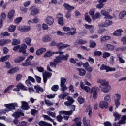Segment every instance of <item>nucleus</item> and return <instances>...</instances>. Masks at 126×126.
I'll use <instances>...</instances> for the list:
<instances>
[{
  "label": "nucleus",
  "instance_id": "obj_47",
  "mask_svg": "<svg viewBox=\"0 0 126 126\" xmlns=\"http://www.w3.org/2000/svg\"><path fill=\"white\" fill-rule=\"evenodd\" d=\"M101 17V14L100 13H96L93 16V20H95V19H98V18H100Z\"/></svg>",
  "mask_w": 126,
  "mask_h": 126
},
{
  "label": "nucleus",
  "instance_id": "obj_63",
  "mask_svg": "<svg viewBox=\"0 0 126 126\" xmlns=\"http://www.w3.org/2000/svg\"><path fill=\"white\" fill-rule=\"evenodd\" d=\"M121 41L123 42V45H126V35L122 38Z\"/></svg>",
  "mask_w": 126,
  "mask_h": 126
},
{
  "label": "nucleus",
  "instance_id": "obj_35",
  "mask_svg": "<svg viewBox=\"0 0 126 126\" xmlns=\"http://www.w3.org/2000/svg\"><path fill=\"white\" fill-rule=\"evenodd\" d=\"M31 64H32L31 62L29 61V60H27V59L26 60L25 63H22V65L23 66H29L31 65Z\"/></svg>",
  "mask_w": 126,
  "mask_h": 126
},
{
  "label": "nucleus",
  "instance_id": "obj_61",
  "mask_svg": "<svg viewBox=\"0 0 126 126\" xmlns=\"http://www.w3.org/2000/svg\"><path fill=\"white\" fill-rule=\"evenodd\" d=\"M21 20H22V17H20L17 18L14 20V22L15 23H16V24H17L18 23H20L21 22Z\"/></svg>",
  "mask_w": 126,
  "mask_h": 126
},
{
  "label": "nucleus",
  "instance_id": "obj_50",
  "mask_svg": "<svg viewBox=\"0 0 126 126\" xmlns=\"http://www.w3.org/2000/svg\"><path fill=\"white\" fill-rule=\"evenodd\" d=\"M13 87H14V85H11L8 86V87H7V88L4 91L3 93H7V92H8V91L11 90V89H12V88H13Z\"/></svg>",
  "mask_w": 126,
  "mask_h": 126
},
{
  "label": "nucleus",
  "instance_id": "obj_3",
  "mask_svg": "<svg viewBox=\"0 0 126 126\" xmlns=\"http://www.w3.org/2000/svg\"><path fill=\"white\" fill-rule=\"evenodd\" d=\"M4 107H6V109L0 112V116H1L3 114H6V112H9V111H11V110H15V107H17V103H14L5 104Z\"/></svg>",
  "mask_w": 126,
  "mask_h": 126
},
{
  "label": "nucleus",
  "instance_id": "obj_4",
  "mask_svg": "<svg viewBox=\"0 0 126 126\" xmlns=\"http://www.w3.org/2000/svg\"><path fill=\"white\" fill-rule=\"evenodd\" d=\"M70 111H60L59 112V114H62V115H65L66 116H70L72 115V113L75 111V105H70Z\"/></svg>",
  "mask_w": 126,
  "mask_h": 126
},
{
  "label": "nucleus",
  "instance_id": "obj_36",
  "mask_svg": "<svg viewBox=\"0 0 126 126\" xmlns=\"http://www.w3.org/2000/svg\"><path fill=\"white\" fill-rule=\"evenodd\" d=\"M19 70L18 68H13L9 70V71H7V73H9L10 74H12V73H15L16 71H18Z\"/></svg>",
  "mask_w": 126,
  "mask_h": 126
},
{
  "label": "nucleus",
  "instance_id": "obj_56",
  "mask_svg": "<svg viewBox=\"0 0 126 126\" xmlns=\"http://www.w3.org/2000/svg\"><path fill=\"white\" fill-rule=\"evenodd\" d=\"M52 91H58L59 90V85H54L51 87Z\"/></svg>",
  "mask_w": 126,
  "mask_h": 126
},
{
  "label": "nucleus",
  "instance_id": "obj_28",
  "mask_svg": "<svg viewBox=\"0 0 126 126\" xmlns=\"http://www.w3.org/2000/svg\"><path fill=\"white\" fill-rule=\"evenodd\" d=\"M14 13H15V11L14 10H11L8 14V18L9 19H12L13 16H14Z\"/></svg>",
  "mask_w": 126,
  "mask_h": 126
},
{
  "label": "nucleus",
  "instance_id": "obj_7",
  "mask_svg": "<svg viewBox=\"0 0 126 126\" xmlns=\"http://www.w3.org/2000/svg\"><path fill=\"white\" fill-rule=\"evenodd\" d=\"M99 89V87L97 86H94L92 88L91 90V93L93 94V97L94 99H97V96H98V94H97V90Z\"/></svg>",
  "mask_w": 126,
  "mask_h": 126
},
{
  "label": "nucleus",
  "instance_id": "obj_8",
  "mask_svg": "<svg viewBox=\"0 0 126 126\" xmlns=\"http://www.w3.org/2000/svg\"><path fill=\"white\" fill-rule=\"evenodd\" d=\"M30 15L32 16H35L37 14H39V10L37 7L35 6H32L30 8Z\"/></svg>",
  "mask_w": 126,
  "mask_h": 126
},
{
  "label": "nucleus",
  "instance_id": "obj_12",
  "mask_svg": "<svg viewBox=\"0 0 126 126\" xmlns=\"http://www.w3.org/2000/svg\"><path fill=\"white\" fill-rule=\"evenodd\" d=\"M100 13L101 14H102V15L105 16L104 18L105 19H113V16L109 14V12H107V11L105 10H101L100 11Z\"/></svg>",
  "mask_w": 126,
  "mask_h": 126
},
{
  "label": "nucleus",
  "instance_id": "obj_15",
  "mask_svg": "<svg viewBox=\"0 0 126 126\" xmlns=\"http://www.w3.org/2000/svg\"><path fill=\"white\" fill-rule=\"evenodd\" d=\"M26 49H27V45L25 44H22L20 47V49L18 51V53H22V54L26 53Z\"/></svg>",
  "mask_w": 126,
  "mask_h": 126
},
{
  "label": "nucleus",
  "instance_id": "obj_34",
  "mask_svg": "<svg viewBox=\"0 0 126 126\" xmlns=\"http://www.w3.org/2000/svg\"><path fill=\"white\" fill-rule=\"evenodd\" d=\"M10 42V40L9 39H2L0 40V45L4 46L5 44H7V43H9Z\"/></svg>",
  "mask_w": 126,
  "mask_h": 126
},
{
  "label": "nucleus",
  "instance_id": "obj_22",
  "mask_svg": "<svg viewBox=\"0 0 126 126\" xmlns=\"http://www.w3.org/2000/svg\"><path fill=\"white\" fill-rule=\"evenodd\" d=\"M86 40L78 39L75 42L74 44L76 46H77L78 45H83V44H86Z\"/></svg>",
  "mask_w": 126,
  "mask_h": 126
},
{
  "label": "nucleus",
  "instance_id": "obj_9",
  "mask_svg": "<svg viewBox=\"0 0 126 126\" xmlns=\"http://www.w3.org/2000/svg\"><path fill=\"white\" fill-rule=\"evenodd\" d=\"M100 70H106V72H109V71H116V68L114 67L111 68L106 65L102 64L100 67Z\"/></svg>",
  "mask_w": 126,
  "mask_h": 126
},
{
  "label": "nucleus",
  "instance_id": "obj_53",
  "mask_svg": "<svg viewBox=\"0 0 126 126\" xmlns=\"http://www.w3.org/2000/svg\"><path fill=\"white\" fill-rule=\"evenodd\" d=\"M53 54H55V53H53L51 51H48L44 55V58H48V57H51V56H52V55H53Z\"/></svg>",
  "mask_w": 126,
  "mask_h": 126
},
{
  "label": "nucleus",
  "instance_id": "obj_17",
  "mask_svg": "<svg viewBox=\"0 0 126 126\" xmlns=\"http://www.w3.org/2000/svg\"><path fill=\"white\" fill-rule=\"evenodd\" d=\"M57 18H58V23L60 25H63V14L60 13L57 15Z\"/></svg>",
  "mask_w": 126,
  "mask_h": 126
},
{
  "label": "nucleus",
  "instance_id": "obj_46",
  "mask_svg": "<svg viewBox=\"0 0 126 126\" xmlns=\"http://www.w3.org/2000/svg\"><path fill=\"white\" fill-rule=\"evenodd\" d=\"M125 121H126V115L122 116V120L119 121L118 125H123V124H125Z\"/></svg>",
  "mask_w": 126,
  "mask_h": 126
},
{
  "label": "nucleus",
  "instance_id": "obj_54",
  "mask_svg": "<svg viewBox=\"0 0 126 126\" xmlns=\"http://www.w3.org/2000/svg\"><path fill=\"white\" fill-rule=\"evenodd\" d=\"M102 57L103 59H106V58H109L111 56V53L109 52H104L103 53Z\"/></svg>",
  "mask_w": 126,
  "mask_h": 126
},
{
  "label": "nucleus",
  "instance_id": "obj_44",
  "mask_svg": "<svg viewBox=\"0 0 126 126\" xmlns=\"http://www.w3.org/2000/svg\"><path fill=\"white\" fill-rule=\"evenodd\" d=\"M42 41L43 42H49V41H52V38H51L49 36L46 35L43 37Z\"/></svg>",
  "mask_w": 126,
  "mask_h": 126
},
{
  "label": "nucleus",
  "instance_id": "obj_64",
  "mask_svg": "<svg viewBox=\"0 0 126 126\" xmlns=\"http://www.w3.org/2000/svg\"><path fill=\"white\" fill-rule=\"evenodd\" d=\"M84 126H90V121L89 120H87L86 122H84Z\"/></svg>",
  "mask_w": 126,
  "mask_h": 126
},
{
  "label": "nucleus",
  "instance_id": "obj_41",
  "mask_svg": "<svg viewBox=\"0 0 126 126\" xmlns=\"http://www.w3.org/2000/svg\"><path fill=\"white\" fill-rule=\"evenodd\" d=\"M79 120H80V118H75L74 119V122H76V126H81V122L80 121H79Z\"/></svg>",
  "mask_w": 126,
  "mask_h": 126
},
{
  "label": "nucleus",
  "instance_id": "obj_51",
  "mask_svg": "<svg viewBox=\"0 0 126 126\" xmlns=\"http://www.w3.org/2000/svg\"><path fill=\"white\" fill-rule=\"evenodd\" d=\"M114 48L115 47L111 44H107L106 45V49L108 50V51H113Z\"/></svg>",
  "mask_w": 126,
  "mask_h": 126
},
{
  "label": "nucleus",
  "instance_id": "obj_58",
  "mask_svg": "<svg viewBox=\"0 0 126 126\" xmlns=\"http://www.w3.org/2000/svg\"><path fill=\"white\" fill-rule=\"evenodd\" d=\"M16 28L15 26H10L8 28V30L10 32H14V31H15Z\"/></svg>",
  "mask_w": 126,
  "mask_h": 126
},
{
  "label": "nucleus",
  "instance_id": "obj_27",
  "mask_svg": "<svg viewBox=\"0 0 126 126\" xmlns=\"http://www.w3.org/2000/svg\"><path fill=\"white\" fill-rule=\"evenodd\" d=\"M25 59V56H20L18 58L15 59L14 62L16 63H21V62H22V61H24Z\"/></svg>",
  "mask_w": 126,
  "mask_h": 126
},
{
  "label": "nucleus",
  "instance_id": "obj_26",
  "mask_svg": "<svg viewBox=\"0 0 126 126\" xmlns=\"http://www.w3.org/2000/svg\"><path fill=\"white\" fill-rule=\"evenodd\" d=\"M34 89L36 90V93H40V92H43L44 91V89L38 85L34 86Z\"/></svg>",
  "mask_w": 126,
  "mask_h": 126
},
{
  "label": "nucleus",
  "instance_id": "obj_37",
  "mask_svg": "<svg viewBox=\"0 0 126 126\" xmlns=\"http://www.w3.org/2000/svg\"><path fill=\"white\" fill-rule=\"evenodd\" d=\"M10 58V55H6L0 59V62H5Z\"/></svg>",
  "mask_w": 126,
  "mask_h": 126
},
{
  "label": "nucleus",
  "instance_id": "obj_14",
  "mask_svg": "<svg viewBox=\"0 0 126 126\" xmlns=\"http://www.w3.org/2000/svg\"><path fill=\"white\" fill-rule=\"evenodd\" d=\"M67 101H66L64 103L65 106H67V107H68V106H71L73 103H74V100L73 98H72V97L70 96H67Z\"/></svg>",
  "mask_w": 126,
  "mask_h": 126
},
{
  "label": "nucleus",
  "instance_id": "obj_49",
  "mask_svg": "<svg viewBox=\"0 0 126 126\" xmlns=\"http://www.w3.org/2000/svg\"><path fill=\"white\" fill-rule=\"evenodd\" d=\"M42 117L45 119V120H47V121H50V122H54V120L52 119L49 115H43Z\"/></svg>",
  "mask_w": 126,
  "mask_h": 126
},
{
  "label": "nucleus",
  "instance_id": "obj_13",
  "mask_svg": "<svg viewBox=\"0 0 126 126\" xmlns=\"http://www.w3.org/2000/svg\"><path fill=\"white\" fill-rule=\"evenodd\" d=\"M84 27L86 29H89V33L90 34H93L95 32V28L93 25H89L85 24Z\"/></svg>",
  "mask_w": 126,
  "mask_h": 126
},
{
  "label": "nucleus",
  "instance_id": "obj_21",
  "mask_svg": "<svg viewBox=\"0 0 126 126\" xmlns=\"http://www.w3.org/2000/svg\"><path fill=\"white\" fill-rule=\"evenodd\" d=\"M122 33H123V30L122 29L117 30L113 33V36H116V37H120L122 36Z\"/></svg>",
  "mask_w": 126,
  "mask_h": 126
},
{
  "label": "nucleus",
  "instance_id": "obj_33",
  "mask_svg": "<svg viewBox=\"0 0 126 126\" xmlns=\"http://www.w3.org/2000/svg\"><path fill=\"white\" fill-rule=\"evenodd\" d=\"M86 112L88 113V116H89V117H91V116H92V107H91V106L89 105L87 108V110H86Z\"/></svg>",
  "mask_w": 126,
  "mask_h": 126
},
{
  "label": "nucleus",
  "instance_id": "obj_55",
  "mask_svg": "<svg viewBox=\"0 0 126 126\" xmlns=\"http://www.w3.org/2000/svg\"><path fill=\"white\" fill-rule=\"evenodd\" d=\"M109 62L111 64H114L115 63V57L114 56H110Z\"/></svg>",
  "mask_w": 126,
  "mask_h": 126
},
{
  "label": "nucleus",
  "instance_id": "obj_31",
  "mask_svg": "<svg viewBox=\"0 0 126 126\" xmlns=\"http://www.w3.org/2000/svg\"><path fill=\"white\" fill-rule=\"evenodd\" d=\"M63 6L65 7L68 11H70L71 12V10H73V9H74V7L71 6L67 4H64Z\"/></svg>",
  "mask_w": 126,
  "mask_h": 126
},
{
  "label": "nucleus",
  "instance_id": "obj_60",
  "mask_svg": "<svg viewBox=\"0 0 126 126\" xmlns=\"http://www.w3.org/2000/svg\"><path fill=\"white\" fill-rule=\"evenodd\" d=\"M45 103L46 105L48 106V107H51V106H53V103L51 102V101H50L49 100H45Z\"/></svg>",
  "mask_w": 126,
  "mask_h": 126
},
{
  "label": "nucleus",
  "instance_id": "obj_43",
  "mask_svg": "<svg viewBox=\"0 0 126 126\" xmlns=\"http://www.w3.org/2000/svg\"><path fill=\"white\" fill-rule=\"evenodd\" d=\"M125 15H126V11H123L120 13L119 15V17L120 19H123L124 18Z\"/></svg>",
  "mask_w": 126,
  "mask_h": 126
},
{
  "label": "nucleus",
  "instance_id": "obj_16",
  "mask_svg": "<svg viewBox=\"0 0 126 126\" xmlns=\"http://www.w3.org/2000/svg\"><path fill=\"white\" fill-rule=\"evenodd\" d=\"M99 107L100 108V109H108L109 108V103L108 102H106V101H101L99 103Z\"/></svg>",
  "mask_w": 126,
  "mask_h": 126
},
{
  "label": "nucleus",
  "instance_id": "obj_5",
  "mask_svg": "<svg viewBox=\"0 0 126 126\" xmlns=\"http://www.w3.org/2000/svg\"><path fill=\"white\" fill-rule=\"evenodd\" d=\"M61 80V83H60V86L61 87V91H66V90H67L68 88L67 87H66V85H65V82H66V79L64 77H61L60 79Z\"/></svg>",
  "mask_w": 126,
  "mask_h": 126
},
{
  "label": "nucleus",
  "instance_id": "obj_18",
  "mask_svg": "<svg viewBox=\"0 0 126 126\" xmlns=\"http://www.w3.org/2000/svg\"><path fill=\"white\" fill-rule=\"evenodd\" d=\"M45 22L47 24H48V25H53L54 22H55V20L52 17L48 16L45 19Z\"/></svg>",
  "mask_w": 126,
  "mask_h": 126
},
{
  "label": "nucleus",
  "instance_id": "obj_19",
  "mask_svg": "<svg viewBox=\"0 0 126 126\" xmlns=\"http://www.w3.org/2000/svg\"><path fill=\"white\" fill-rule=\"evenodd\" d=\"M61 45H62L61 46ZM57 47H59V50L61 51V50H63L65 48H67V47H69L70 45L68 44H63V42H59L57 44H56Z\"/></svg>",
  "mask_w": 126,
  "mask_h": 126
},
{
  "label": "nucleus",
  "instance_id": "obj_25",
  "mask_svg": "<svg viewBox=\"0 0 126 126\" xmlns=\"http://www.w3.org/2000/svg\"><path fill=\"white\" fill-rule=\"evenodd\" d=\"M22 110H26L29 109V107H28V103L25 101H22Z\"/></svg>",
  "mask_w": 126,
  "mask_h": 126
},
{
  "label": "nucleus",
  "instance_id": "obj_2",
  "mask_svg": "<svg viewBox=\"0 0 126 126\" xmlns=\"http://www.w3.org/2000/svg\"><path fill=\"white\" fill-rule=\"evenodd\" d=\"M98 83H100L102 86H100V88H101V91L104 93H108L111 90V86L109 85V82L106 81V80L98 79L97 80Z\"/></svg>",
  "mask_w": 126,
  "mask_h": 126
},
{
  "label": "nucleus",
  "instance_id": "obj_38",
  "mask_svg": "<svg viewBox=\"0 0 126 126\" xmlns=\"http://www.w3.org/2000/svg\"><path fill=\"white\" fill-rule=\"evenodd\" d=\"M19 44H20V40L16 39H13L12 42V45H13V46H15L16 45H18Z\"/></svg>",
  "mask_w": 126,
  "mask_h": 126
},
{
  "label": "nucleus",
  "instance_id": "obj_48",
  "mask_svg": "<svg viewBox=\"0 0 126 126\" xmlns=\"http://www.w3.org/2000/svg\"><path fill=\"white\" fill-rule=\"evenodd\" d=\"M63 117L62 116L61 114L58 115V116H56V120L57 122H59V123H61L62 121H63Z\"/></svg>",
  "mask_w": 126,
  "mask_h": 126
},
{
  "label": "nucleus",
  "instance_id": "obj_30",
  "mask_svg": "<svg viewBox=\"0 0 126 126\" xmlns=\"http://www.w3.org/2000/svg\"><path fill=\"white\" fill-rule=\"evenodd\" d=\"M104 100L105 102L107 103H110L111 102V94H109L106 95V96L104 97Z\"/></svg>",
  "mask_w": 126,
  "mask_h": 126
},
{
  "label": "nucleus",
  "instance_id": "obj_23",
  "mask_svg": "<svg viewBox=\"0 0 126 126\" xmlns=\"http://www.w3.org/2000/svg\"><path fill=\"white\" fill-rule=\"evenodd\" d=\"M77 71H79V75L80 76H84L86 73V71L82 68H77Z\"/></svg>",
  "mask_w": 126,
  "mask_h": 126
},
{
  "label": "nucleus",
  "instance_id": "obj_11",
  "mask_svg": "<svg viewBox=\"0 0 126 126\" xmlns=\"http://www.w3.org/2000/svg\"><path fill=\"white\" fill-rule=\"evenodd\" d=\"M42 76L43 78V82L44 83H46L47 82V80H48V78L52 77V73H50L49 72H45L42 73Z\"/></svg>",
  "mask_w": 126,
  "mask_h": 126
},
{
  "label": "nucleus",
  "instance_id": "obj_42",
  "mask_svg": "<svg viewBox=\"0 0 126 126\" xmlns=\"http://www.w3.org/2000/svg\"><path fill=\"white\" fill-rule=\"evenodd\" d=\"M111 24H113V22L112 21L107 20L105 22L104 26H105V27H108V26H110Z\"/></svg>",
  "mask_w": 126,
  "mask_h": 126
},
{
  "label": "nucleus",
  "instance_id": "obj_32",
  "mask_svg": "<svg viewBox=\"0 0 126 126\" xmlns=\"http://www.w3.org/2000/svg\"><path fill=\"white\" fill-rule=\"evenodd\" d=\"M32 41V39L30 37H26L24 39V42L28 45V46H31V42Z\"/></svg>",
  "mask_w": 126,
  "mask_h": 126
},
{
  "label": "nucleus",
  "instance_id": "obj_62",
  "mask_svg": "<svg viewBox=\"0 0 126 126\" xmlns=\"http://www.w3.org/2000/svg\"><path fill=\"white\" fill-rule=\"evenodd\" d=\"M85 19L86 21H87V22L90 24L91 23V19L90 18V17H89V16H85Z\"/></svg>",
  "mask_w": 126,
  "mask_h": 126
},
{
  "label": "nucleus",
  "instance_id": "obj_29",
  "mask_svg": "<svg viewBox=\"0 0 126 126\" xmlns=\"http://www.w3.org/2000/svg\"><path fill=\"white\" fill-rule=\"evenodd\" d=\"M46 50V48H42L36 51V54L37 56H40V55L43 54V53H45Z\"/></svg>",
  "mask_w": 126,
  "mask_h": 126
},
{
  "label": "nucleus",
  "instance_id": "obj_59",
  "mask_svg": "<svg viewBox=\"0 0 126 126\" xmlns=\"http://www.w3.org/2000/svg\"><path fill=\"white\" fill-rule=\"evenodd\" d=\"M47 114L52 118H56V113L55 112L48 111H47Z\"/></svg>",
  "mask_w": 126,
  "mask_h": 126
},
{
  "label": "nucleus",
  "instance_id": "obj_10",
  "mask_svg": "<svg viewBox=\"0 0 126 126\" xmlns=\"http://www.w3.org/2000/svg\"><path fill=\"white\" fill-rule=\"evenodd\" d=\"M12 116L15 119H19V118H20L21 116H24V113H23L22 110L18 109L17 111L14 112Z\"/></svg>",
  "mask_w": 126,
  "mask_h": 126
},
{
  "label": "nucleus",
  "instance_id": "obj_45",
  "mask_svg": "<svg viewBox=\"0 0 126 126\" xmlns=\"http://www.w3.org/2000/svg\"><path fill=\"white\" fill-rule=\"evenodd\" d=\"M71 30H73L74 31L67 33V35H71L72 36L75 35V33H76V29H75V28H72Z\"/></svg>",
  "mask_w": 126,
  "mask_h": 126
},
{
  "label": "nucleus",
  "instance_id": "obj_39",
  "mask_svg": "<svg viewBox=\"0 0 126 126\" xmlns=\"http://www.w3.org/2000/svg\"><path fill=\"white\" fill-rule=\"evenodd\" d=\"M106 40H111V36H104L100 38L101 42H104L106 41Z\"/></svg>",
  "mask_w": 126,
  "mask_h": 126
},
{
  "label": "nucleus",
  "instance_id": "obj_6",
  "mask_svg": "<svg viewBox=\"0 0 126 126\" xmlns=\"http://www.w3.org/2000/svg\"><path fill=\"white\" fill-rule=\"evenodd\" d=\"M31 30V28L29 26H20L18 27V30L20 32H27Z\"/></svg>",
  "mask_w": 126,
  "mask_h": 126
},
{
  "label": "nucleus",
  "instance_id": "obj_20",
  "mask_svg": "<svg viewBox=\"0 0 126 126\" xmlns=\"http://www.w3.org/2000/svg\"><path fill=\"white\" fill-rule=\"evenodd\" d=\"M80 87H81V89L86 91V92H89L90 91V87L88 86H84V84L82 81L80 82Z\"/></svg>",
  "mask_w": 126,
  "mask_h": 126
},
{
  "label": "nucleus",
  "instance_id": "obj_40",
  "mask_svg": "<svg viewBox=\"0 0 126 126\" xmlns=\"http://www.w3.org/2000/svg\"><path fill=\"white\" fill-rule=\"evenodd\" d=\"M16 87H18L19 89H21L22 90H26V88H25V86L22 84L21 83H19L18 84V85L16 86Z\"/></svg>",
  "mask_w": 126,
  "mask_h": 126
},
{
  "label": "nucleus",
  "instance_id": "obj_1",
  "mask_svg": "<svg viewBox=\"0 0 126 126\" xmlns=\"http://www.w3.org/2000/svg\"><path fill=\"white\" fill-rule=\"evenodd\" d=\"M55 54H59L60 55L55 57L54 62L50 63V66L54 67L55 68L57 67V63H62V61H67L69 57L68 54H66L65 55L63 54V51L56 52Z\"/></svg>",
  "mask_w": 126,
  "mask_h": 126
},
{
  "label": "nucleus",
  "instance_id": "obj_57",
  "mask_svg": "<svg viewBox=\"0 0 126 126\" xmlns=\"http://www.w3.org/2000/svg\"><path fill=\"white\" fill-rule=\"evenodd\" d=\"M78 103L81 105L82 104H83V103H84V98H83L82 97L80 96L78 98Z\"/></svg>",
  "mask_w": 126,
  "mask_h": 126
},
{
  "label": "nucleus",
  "instance_id": "obj_24",
  "mask_svg": "<svg viewBox=\"0 0 126 126\" xmlns=\"http://www.w3.org/2000/svg\"><path fill=\"white\" fill-rule=\"evenodd\" d=\"M39 126H53L52 124L50 123H48V122L46 121H40L38 123Z\"/></svg>",
  "mask_w": 126,
  "mask_h": 126
},
{
  "label": "nucleus",
  "instance_id": "obj_52",
  "mask_svg": "<svg viewBox=\"0 0 126 126\" xmlns=\"http://www.w3.org/2000/svg\"><path fill=\"white\" fill-rule=\"evenodd\" d=\"M113 116L115 117V121H117V120H119L121 117V115H120L119 113L117 112H114L113 113Z\"/></svg>",
  "mask_w": 126,
  "mask_h": 126
}]
</instances>
